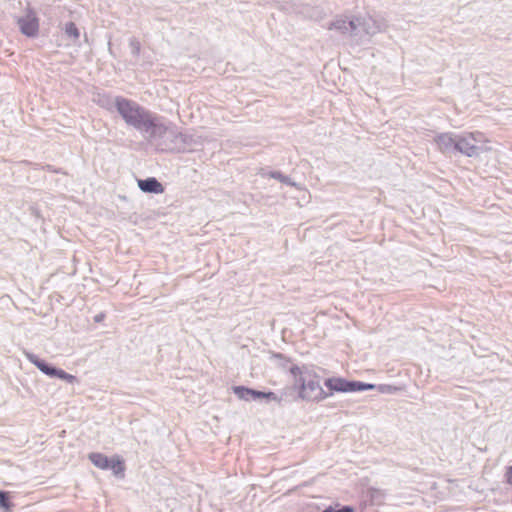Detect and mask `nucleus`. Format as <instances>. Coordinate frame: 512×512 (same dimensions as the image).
Returning <instances> with one entry per match:
<instances>
[{
	"mask_svg": "<svg viewBox=\"0 0 512 512\" xmlns=\"http://www.w3.org/2000/svg\"><path fill=\"white\" fill-rule=\"evenodd\" d=\"M482 142H484V137L480 132L457 134L455 152H459L467 157L478 156L482 150L478 144Z\"/></svg>",
	"mask_w": 512,
	"mask_h": 512,
	"instance_id": "4",
	"label": "nucleus"
},
{
	"mask_svg": "<svg viewBox=\"0 0 512 512\" xmlns=\"http://www.w3.org/2000/svg\"><path fill=\"white\" fill-rule=\"evenodd\" d=\"M104 318H105V314L104 313H100V314L95 316L94 320H95V322H101V321L104 320Z\"/></svg>",
	"mask_w": 512,
	"mask_h": 512,
	"instance_id": "18",
	"label": "nucleus"
},
{
	"mask_svg": "<svg viewBox=\"0 0 512 512\" xmlns=\"http://www.w3.org/2000/svg\"><path fill=\"white\" fill-rule=\"evenodd\" d=\"M328 30L335 31L341 35L350 36L356 43L369 42L373 36L385 30L383 20L369 14L353 17H337L331 21Z\"/></svg>",
	"mask_w": 512,
	"mask_h": 512,
	"instance_id": "1",
	"label": "nucleus"
},
{
	"mask_svg": "<svg viewBox=\"0 0 512 512\" xmlns=\"http://www.w3.org/2000/svg\"><path fill=\"white\" fill-rule=\"evenodd\" d=\"M325 386L329 390V393H326L322 390V400L326 399L330 396L334 391L335 392H355V391H365V390H373L375 388L374 384H367L359 381H349L340 377H332L325 380Z\"/></svg>",
	"mask_w": 512,
	"mask_h": 512,
	"instance_id": "3",
	"label": "nucleus"
},
{
	"mask_svg": "<svg viewBox=\"0 0 512 512\" xmlns=\"http://www.w3.org/2000/svg\"><path fill=\"white\" fill-rule=\"evenodd\" d=\"M507 481L512 484V467H509L506 473Z\"/></svg>",
	"mask_w": 512,
	"mask_h": 512,
	"instance_id": "17",
	"label": "nucleus"
},
{
	"mask_svg": "<svg viewBox=\"0 0 512 512\" xmlns=\"http://www.w3.org/2000/svg\"><path fill=\"white\" fill-rule=\"evenodd\" d=\"M17 24L21 33L27 37H35L39 33V18L33 11H29L19 18Z\"/></svg>",
	"mask_w": 512,
	"mask_h": 512,
	"instance_id": "6",
	"label": "nucleus"
},
{
	"mask_svg": "<svg viewBox=\"0 0 512 512\" xmlns=\"http://www.w3.org/2000/svg\"><path fill=\"white\" fill-rule=\"evenodd\" d=\"M30 361L43 373L51 377H58L63 379L69 383H74L77 381V378L74 375L66 373L62 369H56L47 365L44 361L40 360L36 356L29 357Z\"/></svg>",
	"mask_w": 512,
	"mask_h": 512,
	"instance_id": "7",
	"label": "nucleus"
},
{
	"mask_svg": "<svg viewBox=\"0 0 512 512\" xmlns=\"http://www.w3.org/2000/svg\"><path fill=\"white\" fill-rule=\"evenodd\" d=\"M89 460L99 469H110L114 475L123 476L125 471V463L120 456L108 458L106 455L93 452L88 455Z\"/></svg>",
	"mask_w": 512,
	"mask_h": 512,
	"instance_id": "5",
	"label": "nucleus"
},
{
	"mask_svg": "<svg viewBox=\"0 0 512 512\" xmlns=\"http://www.w3.org/2000/svg\"><path fill=\"white\" fill-rule=\"evenodd\" d=\"M316 386L313 383L303 384L300 390L302 399H313L315 397Z\"/></svg>",
	"mask_w": 512,
	"mask_h": 512,
	"instance_id": "10",
	"label": "nucleus"
},
{
	"mask_svg": "<svg viewBox=\"0 0 512 512\" xmlns=\"http://www.w3.org/2000/svg\"><path fill=\"white\" fill-rule=\"evenodd\" d=\"M138 186L143 192L161 194L164 192L163 185L156 178L138 180Z\"/></svg>",
	"mask_w": 512,
	"mask_h": 512,
	"instance_id": "9",
	"label": "nucleus"
},
{
	"mask_svg": "<svg viewBox=\"0 0 512 512\" xmlns=\"http://www.w3.org/2000/svg\"><path fill=\"white\" fill-rule=\"evenodd\" d=\"M253 397L254 398H267V399L278 401L277 396L273 392H261V391L254 390Z\"/></svg>",
	"mask_w": 512,
	"mask_h": 512,
	"instance_id": "15",
	"label": "nucleus"
},
{
	"mask_svg": "<svg viewBox=\"0 0 512 512\" xmlns=\"http://www.w3.org/2000/svg\"><path fill=\"white\" fill-rule=\"evenodd\" d=\"M65 33L68 37L78 40L80 36V32L73 22H69L65 25Z\"/></svg>",
	"mask_w": 512,
	"mask_h": 512,
	"instance_id": "13",
	"label": "nucleus"
},
{
	"mask_svg": "<svg viewBox=\"0 0 512 512\" xmlns=\"http://www.w3.org/2000/svg\"><path fill=\"white\" fill-rule=\"evenodd\" d=\"M322 512H355V511H354V508L351 506H343L337 510L333 509L332 507H328L325 510H323Z\"/></svg>",
	"mask_w": 512,
	"mask_h": 512,
	"instance_id": "16",
	"label": "nucleus"
},
{
	"mask_svg": "<svg viewBox=\"0 0 512 512\" xmlns=\"http://www.w3.org/2000/svg\"><path fill=\"white\" fill-rule=\"evenodd\" d=\"M115 105L125 122L136 129L150 131L156 127L155 118L137 103L117 97Z\"/></svg>",
	"mask_w": 512,
	"mask_h": 512,
	"instance_id": "2",
	"label": "nucleus"
},
{
	"mask_svg": "<svg viewBox=\"0 0 512 512\" xmlns=\"http://www.w3.org/2000/svg\"><path fill=\"white\" fill-rule=\"evenodd\" d=\"M457 134L452 132L439 133L434 142L437 148L444 154L455 153Z\"/></svg>",
	"mask_w": 512,
	"mask_h": 512,
	"instance_id": "8",
	"label": "nucleus"
},
{
	"mask_svg": "<svg viewBox=\"0 0 512 512\" xmlns=\"http://www.w3.org/2000/svg\"><path fill=\"white\" fill-rule=\"evenodd\" d=\"M0 506L6 512H9L11 510L12 503L9 501V496L7 492L0 491Z\"/></svg>",
	"mask_w": 512,
	"mask_h": 512,
	"instance_id": "14",
	"label": "nucleus"
},
{
	"mask_svg": "<svg viewBox=\"0 0 512 512\" xmlns=\"http://www.w3.org/2000/svg\"><path fill=\"white\" fill-rule=\"evenodd\" d=\"M385 496H386L385 492L381 489L373 488L370 490V498L374 504L379 505V504L383 503Z\"/></svg>",
	"mask_w": 512,
	"mask_h": 512,
	"instance_id": "12",
	"label": "nucleus"
},
{
	"mask_svg": "<svg viewBox=\"0 0 512 512\" xmlns=\"http://www.w3.org/2000/svg\"><path fill=\"white\" fill-rule=\"evenodd\" d=\"M233 392L240 398L246 400L248 396H252L254 394V390L250 388H246L244 386H235L233 388Z\"/></svg>",
	"mask_w": 512,
	"mask_h": 512,
	"instance_id": "11",
	"label": "nucleus"
}]
</instances>
